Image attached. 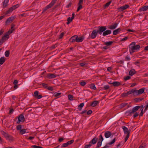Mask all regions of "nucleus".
Segmentation results:
<instances>
[{"instance_id": "43", "label": "nucleus", "mask_w": 148, "mask_h": 148, "mask_svg": "<svg viewBox=\"0 0 148 148\" xmlns=\"http://www.w3.org/2000/svg\"><path fill=\"white\" fill-rule=\"evenodd\" d=\"M128 104V103H122L121 104V107L123 108L127 106Z\"/></svg>"}, {"instance_id": "4", "label": "nucleus", "mask_w": 148, "mask_h": 148, "mask_svg": "<svg viewBox=\"0 0 148 148\" xmlns=\"http://www.w3.org/2000/svg\"><path fill=\"white\" fill-rule=\"evenodd\" d=\"M98 28L99 29L97 30L98 34L100 35H101L102 33H103L107 29L106 26H99Z\"/></svg>"}, {"instance_id": "59", "label": "nucleus", "mask_w": 148, "mask_h": 148, "mask_svg": "<svg viewBox=\"0 0 148 148\" xmlns=\"http://www.w3.org/2000/svg\"><path fill=\"white\" fill-rule=\"evenodd\" d=\"M92 113V111L91 110H90L88 111L87 112V115H90Z\"/></svg>"}, {"instance_id": "49", "label": "nucleus", "mask_w": 148, "mask_h": 148, "mask_svg": "<svg viewBox=\"0 0 148 148\" xmlns=\"http://www.w3.org/2000/svg\"><path fill=\"white\" fill-rule=\"evenodd\" d=\"M64 34V32H62L59 35V39L62 38Z\"/></svg>"}, {"instance_id": "15", "label": "nucleus", "mask_w": 148, "mask_h": 148, "mask_svg": "<svg viewBox=\"0 0 148 148\" xmlns=\"http://www.w3.org/2000/svg\"><path fill=\"white\" fill-rule=\"evenodd\" d=\"M103 137L101 134L99 136L98 141V143H99L100 144L102 145V142L103 140Z\"/></svg>"}, {"instance_id": "57", "label": "nucleus", "mask_w": 148, "mask_h": 148, "mask_svg": "<svg viewBox=\"0 0 148 148\" xmlns=\"http://www.w3.org/2000/svg\"><path fill=\"white\" fill-rule=\"evenodd\" d=\"M125 59L126 60L129 61L130 60V58L129 56L127 55L125 57Z\"/></svg>"}, {"instance_id": "21", "label": "nucleus", "mask_w": 148, "mask_h": 148, "mask_svg": "<svg viewBox=\"0 0 148 148\" xmlns=\"http://www.w3.org/2000/svg\"><path fill=\"white\" fill-rule=\"evenodd\" d=\"M148 9V6L146 5L139 9V11L140 12L145 11Z\"/></svg>"}, {"instance_id": "51", "label": "nucleus", "mask_w": 148, "mask_h": 148, "mask_svg": "<svg viewBox=\"0 0 148 148\" xmlns=\"http://www.w3.org/2000/svg\"><path fill=\"white\" fill-rule=\"evenodd\" d=\"M140 110H141V112L140 114V116H142L143 115V114H144V111H143V109H140Z\"/></svg>"}, {"instance_id": "18", "label": "nucleus", "mask_w": 148, "mask_h": 148, "mask_svg": "<svg viewBox=\"0 0 148 148\" xmlns=\"http://www.w3.org/2000/svg\"><path fill=\"white\" fill-rule=\"evenodd\" d=\"M134 113L132 110H127L125 112V114L127 116H131Z\"/></svg>"}, {"instance_id": "8", "label": "nucleus", "mask_w": 148, "mask_h": 148, "mask_svg": "<svg viewBox=\"0 0 148 148\" xmlns=\"http://www.w3.org/2000/svg\"><path fill=\"white\" fill-rule=\"evenodd\" d=\"M116 141V138H114L110 142L107 143L106 144V145L102 148H108L110 147V145H112L114 144Z\"/></svg>"}, {"instance_id": "64", "label": "nucleus", "mask_w": 148, "mask_h": 148, "mask_svg": "<svg viewBox=\"0 0 148 148\" xmlns=\"http://www.w3.org/2000/svg\"><path fill=\"white\" fill-rule=\"evenodd\" d=\"M101 145L99 144V143H97V146L96 147V148H99L100 147Z\"/></svg>"}, {"instance_id": "31", "label": "nucleus", "mask_w": 148, "mask_h": 148, "mask_svg": "<svg viewBox=\"0 0 148 148\" xmlns=\"http://www.w3.org/2000/svg\"><path fill=\"white\" fill-rule=\"evenodd\" d=\"M90 88L94 90L96 89V87L94 84H91L90 85Z\"/></svg>"}, {"instance_id": "46", "label": "nucleus", "mask_w": 148, "mask_h": 148, "mask_svg": "<svg viewBox=\"0 0 148 148\" xmlns=\"http://www.w3.org/2000/svg\"><path fill=\"white\" fill-rule=\"evenodd\" d=\"M131 78V77L129 76H127L125 77H124V79L125 81H127L128 80L130 79Z\"/></svg>"}, {"instance_id": "36", "label": "nucleus", "mask_w": 148, "mask_h": 148, "mask_svg": "<svg viewBox=\"0 0 148 148\" xmlns=\"http://www.w3.org/2000/svg\"><path fill=\"white\" fill-rule=\"evenodd\" d=\"M135 71L134 70H130L129 71V75H131V76H132L135 73Z\"/></svg>"}, {"instance_id": "29", "label": "nucleus", "mask_w": 148, "mask_h": 148, "mask_svg": "<svg viewBox=\"0 0 148 148\" xmlns=\"http://www.w3.org/2000/svg\"><path fill=\"white\" fill-rule=\"evenodd\" d=\"M145 88H141L138 91V94L140 95L143 93L145 90Z\"/></svg>"}, {"instance_id": "23", "label": "nucleus", "mask_w": 148, "mask_h": 148, "mask_svg": "<svg viewBox=\"0 0 148 148\" xmlns=\"http://www.w3.org/2000/svg\"><path fill=\"white\" fill-rule=\"evenodd\" d=\"M99 103V102L97 101H94L91 103L90 105L93 107H95Z\"/></svg>"}, {"instance_id": "45", "label": "nucleus", "mask_w": 148, "mask_h": 148, "mask_svg": "<svg viewBox=\"0 0 148 148\" xmlns=\"http://www.w3.org/2000/svg\"><path fill=\"white\" fill-rule=\"evenodd\" d=\"M14 30V29H12L11 30H9L7 32L6 34H8V36L11 34L12 33L13 31Z\"/></svg>"}, {"instance_id": "2", "label": "nucleus", "mask_w": 148, "mask_h": 148, "mask_svg": "<svg viewBox=\"0 0 148 148\" xmlns=\"http://www.w3.org/2000/svg\"><path fill=\"white\" fill-rule=\"evenodd\" d=\"M1 133L6 140L10 141H13L14 140L12 136L9 134L7 133H6L3 131H1Z\"/></svg>"}, {"instance_id": "10", "label": "nucleus", "mask_w": 148, "mask_h": 148, "mask_svg": "<svg viewBox=\"0 0 148 148\" xmlns=\"http://www.w3.org/2000/svg\"><path fill=\"white\" fill-rule=\"evenodd\" d=\"M97 139L98 138L96 137H95L89 142V144L91 145V146L92 144L94 145L97 142Z\"/></svg>"}, {"instance_id": "11", "label": "nucleus", "mask_w": 148, "mask_h": 148, "mask_svg": "<svg viewBox=\"0 0 148 148\" xmlns=\"http://www.w3.org/2000/svg\"><path fill=\"white\" fill-rule=\"evenodd\" d=\"M122 128L123 129V131L125 134H130V131H129L128 128L125 126H122Z\"/></svg>"}, {"instance_id": "9", "label": "nucleus", "mask_w": 148, "mask_h": 148, "mask_svg": "<svg viewBox=\"0 0 148 148\" xmlns=\"http://www.w3.org/2000/svg\"><path fill=\"white\" fill-rule=\"evenodd\" d=\"M129 5H128L125 4V5L123 6L118 8V10L119 11L121 12L123 10L129 8Z\"/></svg>"}, {"instance_id": "3", "label": "nucleus", "mask_w": 148, "mask_h": 148, "mask_svg": "<svg viewBox=\"0 0 148 148\" xmlns=\"http://www.w3.org/2000/svg\"><path fill=\"white\" fill-rule=\"evenodd\" d=\"M57 1V0H52L50 3L44 8L42 13L45 12L48 9L51 8L56 3Z\"/></svg>"}, {"instance_id": "20", "label": "nucleus", "mask_w": 148, "mask_h": 148, "mask_svg": "<svg viewBox=\"0 0 148 148\" xmlns=\"http://www.w3.org/2000/svg\"><path fill=\"white\" fill-rule=\"evenodd\" d=\"M47 77L49 79L53 78L56 77V75L52 73H49L47 75Z\"/></svg>"}, {"instance_id": "13", "label": "nucleus", "mask_w": 148, "mask_h": 148, "mask_svg": "<svg viewBox=\"0 0 148 148\" xmlns=\"http://www.w3.org/2000/svg\"><path fill=\"white\" fill-rule=\"evenodd\" d=\"M84 38L83 36L78 37L77 36L76 42H82L84 40Z\"/></svg>"}, {"instance_id": "54", "label": "nucleus", "mask_w": 148, "mask_h": 148, "mask_svg": "<svg viewBox=\"0 0 148 148\" xmlns=\"http://www.w3.org/2000/svg\"><path fill=\"white\" fill-rule=\"evenodd\" d=\"M129 136H130V134H129V133L127 135L126 137H125V142H126V141L127 140H128V139L129 137Z\"/></svg>"}, {"instance_id": "62", "label": "nucleus", "mask_w": 148, "mask_h": 148, "mask_svg": "<svg viewBox=\"0 0 148 148\" xmlns=\"http://www.w3.org/2000/svg\"><path fill=\"white\" fill-rule=\"evenodd\" d=\"M91 146V145H90V144H88V145H86L85 146L84 148H90Z\"/></svg>"}, {"instance_id": "19", "label": "nucleus", "mask_w": 148, "mask_h": 148, "mask_svg": "<svg viewBox=\"0 0 148 148\" xmlns=\"http://www.w3.org/2000/svg\"><path fill=\"white\" fill-rule=\"evenodd\" d=\"M9 0H4L3 2V8H5L8 5V3Z\"/></svg>"}, {"instance_id": "58", "label": "nucleus", "mask_w": 148, "mask_h": 148, "mask_svg": "<svg viewBox=\"0 0 148 148\" xmlns=\"http://www.w3.org/2000/svg\"><path fill=\"white\" fill-rule=\"evenodd\" d=\"M61 94V93H56V92L54 94V96L55 97H58V96H60V95Z\"/></svg>"}, {"instance_id": "30", "label": "nucleus", "mask_w": 148, "mask_h": 148, "mask_svg": "<svg viewBox=\"0 0 148 148\" xmlns=\"http://www.w3.org/2000/svg\"><path fill=\"white\" fill-rule=\"evenodd\" d=\"M143 98L142 97L136 98L134 99V100L136 102H139L143 99Z\"/></svg>"}, {"instance_id": "14", "label": "nucleus", "mask_w": 148, "mask_h": 148, "mask_svg": "<svg viewBox=\"0 0 148 148\" xmlns=\"http://www.w3.org/2000/svg\"><path fill=\"white\" fill-rule=\"evenodd\" d=\"M112 31L111 30H105V32H103L102 35L103 36H105L111 33Z\"/></svg>"}, {"instance_id": "61", "label": "nucleus", "mask_w": 148, "mask_h": 148, "mask_svg": "<svg viewBox=\"0 0 148 148\" xmlns=\"http://www.w3.org/2000/svg\"><path fill=\"white\" fill-rule=\"evenodd\" d=\"M18 81L17 80H14L13 82V84L14 85L17 84L18 83Z\"/></svg>"}, {"instance_id": "33", "label": "nucleus", "mask_w": 148, "mask_h": 148, "mask_svg": "<svg viewBox=\"0 0 148 148\" xmlns=\"http://www.w3.org/2000/svg\"><path fill=\"white\" fill-rule=\"evenodd\" d=\"M19 6V5L18 4H17L16 5H13L12 7H10L11 9L13 11V10H15L16 8H18Z\"/></svg>"}, {"instance_id": "38", "label": "nucleus", "mask_w": 148, "mask_h": 148, "mask_svg": "<svg viewBox=\"0 0 148 148\" xmlns=\"http://www.w3.org/2000/svg\"><path fill=\"white\" fill-rule=\"evenodd\" d=\"M10 55V51L9 50L6 51L5 53V56L6 57H8Z\"/></svg>"}, {"instance_id": "25", "label": "nucleus", "mask_w": 148, "mask_h": 148, "mask_svg": "<svg viewBox=\"0 0 148 148\" xmlns=\"http://www.w3.org/2000/svg\"><path fill=\"white\" fill-rule=\"evenodd\" d=\"M140 108L139 106H136L133 108L132 109L133 112L134 113Z\"/></svg>"}, {"instance_id": "7", "label": "nucleus", "mask_w": 148, "mask_h": 148, "mask_svg": "<svg viewBox=\"0 0 148 148\" xmlns=\"http://www.w3.org/2000/svg\"><path fill=\"white\" fill-rule=\"evenodd\" d=\"M15 16H11L7 18L5 21V25H8L9 23L12 22L15 18Z\"/></svg>"}, {"instance_id": "1", "label": "nucleus", "mask_w": 148, "mask_h": 148, "mask_svg": "<svg viewBox=\"0 0 148 148\" xmlns=\"http://www.w3.org/2000/svg\"><path fill=\"white\" fill-rule=\"evenodd\" d=\"M129 51L130 54H132L133 53L135 52L136 51H138L140 48V46L139 45H136V42H133L129 45Z\"/></svg>"}, {"instance_id": "16", "label": "nucleus", "mask_w": 148, "mask_h": 148, "mask_svg": "<svg viewBox=\"0 0 148 148\" xmlns=\"http://www.w3.org/2000/svg\"><path fill=\"white\" fill-rule=\"evenodd\" d=\"M127 92L129 95L132 94H134V93H137L138 90L134 89H132L131 90L128 91Z\"/></svg>"}, {"instance_id": "35", "label": "nucleus", "mask_w": 148, "mask_h": 148, "mask_svg": "<svg viewBox=\"0 0 148 148\" xmlns=\"http://www.w3.org/2000/svg\"><path fill=\"white\" fill-rule=\"evenodd\" d=\"M13 10L10 8H9V10H8L5 13V15H7L10 14L11 12Z\"/></svg>"}, {"instance_id": "6", "label": "nucleus", "mask_w": 148, "mask_h": 148, "mask_svg": "<svg viewBox=\"0 0 148 148\" xmlns=\"http://www.w3.org/2000/svg\"><path fill=\"white\" fill-rule=\"evenodd\" d=\"M98 33V32L97 30L94 29L93 30L90 35L91 38L92 39L95 38L96 37Z\"/></svg>"}, {"instance_id": "52", "label": "nucleus", "mask_w": 148, "mask_h": 148, "mask_svg": "<svg viewBox=\"0 0 148 148\" xmlns=\"http://www.w3.org/2000/svg\"><path fill=\"white\" fill-rule=\"evenodd\" d=\"M38 93H39V92L38 91H35L34 92V96L35 97H37V96L38 95Z\"/></svg>"}, {"instance_id": "28", "label": "nucleus", "mask_w": 148, "mask_h": 148, "mask_svg": "<svg viewBox=\"0 0 148 148\" xmlns=\"http://www.w3.org/2000/svg\"><path fill=\"white\" fill-rule=\"evenodd\" d=\"M84 106V103H80L79 105L78 106V109L79 111H81L82 110V108Z\"/></svg>"}, {"instance_id": "24", "label": "nucleus", "mask_w": 148, "mask_h": 148, "mask_svg": "<svg viewBox=\"0 0 148 148\" xmlns=\"http://www.w3.org/2000/svg\"><path fill=\"white\" fill-rule=\"evenodd\" d=\"M6 58L4 57H1L0 58V64L2 65L5 61Z\"/></svg>"}, {"instance_id": "22", "label": "nucleus", "mask_w": 148, "mask_h": 148, "mask_svg": "<svg viewBox=\"0 0 148 148\" xmlns=\"http://www.w3.org/2000/svg\"><path fill=\"white\" fill-rule=\"evenodd\" d=\"M111 84H112L113 86L114 87L118 86L121 85L120 82L116 81L112 82Z\"/></svg>"}, {"instance_id": "56", "label": "nucleus", "mask_w": 148, "mask_h": 148, "mask_svg": "<svg viewBox=\"0 0 148 148\" xmlns=\"http://www.w3.org/2000/svg\"><path fill=\"white\" fill-rule=\"evenodd\" d=\"M47 89L51 91H53V88L52 86H49L48 87H47Z\"/></svg>"}, {"instance_id": "44", "label": "nucleus", "mask_w": 148, "mask_h": 148, "mask_svg": "<svg viewBox=\"0 0 148 148\" xmlns=\"http://www.w3.org/2000/svg\"><path fill=\"white\" fill-rule=\"evenodd\" d=\"M73 96L72 95H68L69 99L70 100H73Z\"/></svg>"}, {"instance_id": "55", "label": "nucleus", "mask_w": 148, "mask_h": 148, "mask_svg": "<svg viewBox=\"0 0 148 148\" xmlns=\"http://www.w3.org/2000/svg\"><path fill=\"white\" fill-rule=\"evenodd\" d=\"M68 146V145L67 144V143H64L62 145V147H67Z\"/></svg>"}, {"instance_id": "26", "label": "nucleus", "mask_w": 148, "mask_h": 148, "mask_svg": "<svg viewBox=\"0 0 148 148\" xmlns=\"http://www.w3.org/2000/svg\"><path fill=\"white\" fill-rule=\"evenodd\" d=\"M9 38L8 35L6 34L4 35L1 38L2 40H3L4 41L8 39Z\"/></svg>"}, {"instance_id": "50", "label": "nucleus", "mask_w": 148, "mask_h": 148, "mask_svg": "<svg viewBox=\"0 0 148 148\" xmlns=\"http://www.w3.org/2000/svg\"><path fill=\"white\" fill-rule=\"evenodd\" d=\"M86 83L85 82L82 81L79 83V84L82 86H85Z\"/></svg>"}, {"instance_id": "63", "label": "nucleus", "mask_w": 148, "mask_h": 148, "mask_svg": "<svg viewBox=\"0 0 148 148\" xmlns=\"http://www.w3.org/2000/svg\"><path fill=\"white\" fill-rule=\"evenodd\" d=\"M138 113L136 112L133 115V117L134 118H135L136 117L138 116Z\"/></svg>"}, {"instance_id": "60", "label": "nucleus", "mask_w": 148, "mask_h": 148, "mask_svg": "<svg viewBox=\"0 0 148 148\" xmlns=\"http://www.w3.org/2000/svg\"><path fill=\"white\" fill-rule=\"evenodd\" d=\"M128 39L127 37H125L122 38L121 40V41H125L127 40Z\"/></svg>"}, {"instance_id": "27", "label": "nucleus", "mask_w": 148, "mask_h": 148, "mask_svg": "<svg viewBox=\"0 0 148 148\" xmlns=\"http://www.w3.org/2000/svg\"><path fill=\"white\" fill-rule=\"evenodd\" d=\"M121 30V29L119 28L114 30L113 32V34L114 35L117 34Z\"/></svg>"}, {"instance_id": "5", "label": "nucleus", "mask_w": 148, "mask_h": 148, "mask_svg": "<svg viewBox=\"0 0 148 148\" xmlns=\"http://www.w3.org/2000/svg\"><path fill=\"white\" fill-rule=\"evenodd\" d=\"M24 117L23 115L21 114L18 116V121H17L16 123L19 124L21 122H24Z\"/></svg>"}, {"instance_id": "37", "label": "nucleus", "mask_w": 148, "mask_h": 148, "mask_svg": "<svg viewBox=\"0 0 148 148\" xmlns=\"http://www.w3.org/2000/svg\"><path fill=\"white\" fill-rule=\"evenodd\" d=\"M121 96L123 97H127L128 95H129L128 92L126 93H123L121 94Z\"/></svg>"}, {"instance_id": "41", "label": "nucleus", "mask_w": 148, "mask_h": 148, "mask_svg": "<svg viewBox=\"0 0 148 148\" xmlns=\"http://www.w3.org/2000/svg\"><path fill=\"white\" fill-rule=\"evenodd\" d=\"M22 126L21 125H17L16 127V129L17 130H21Z\"/></svg>"}, {"instance_id": "17", "label": "nucleus", "mask_w": 148, "mask_h": 148, "mask_svg": "<svg viewBox=\"0 0 148 148\" xmlns=\"http://www.w3.org/2000/svg\"><path fill=\"white\" fill-rule=\"evenodd\" d=\"M118 24L115 23L113 25H111L109 27V28L110 29H115L117 26Z\"/></svg>"}, {"instance_id": "32", "label": "nucleus", "mask_w": 148, "mask_h": 148, "mask_svg": "<svg viewBox=\"0 0 148 148\" xmlns=\"http://www.w3.org/2000/svg\"><path fill=\"white\" fill-rule=\"evenodd\" d=\"M26 130L25 129H22L20 131L19 133L20 134L23 135L26 133Z\"/></svg>"}, {"instance_id": "34", "label": "nucleus", "mask_w": 148, "mask_h": 148, "mask_svg": "<svg viewBox=\"0 0 148 148\" xmlns=\"http://www.w3.org/2000/svg\"><path fill=\"white\" fill-rule=\"evenodd\" d=\"M82 4H79V3H78V7L77 8V12H78L80 10L82 9L83 7L82 5Z\"/></svg>"}, {"instance_id": "47", "label": "nucleus", "mask_w": 148, "mask_h": 148, "mask_svg": "<svg viewBox=\"0 0 148 148\" xmlns=\"http://www.w3.org/2000/svg\"><path fill=\"white\" fill-rule=\"evenodd\" d=\"M73 142H74V140H70V141H68L67 142V143L69 145H70L72 143H73Z\"/></svg>"}, {"instance_id": "12", "label": "nucleus", "mask_w": 148, "mask_h": 148, "mask_svg": "<svg viewBox=\"0 0 148 148\" xmlns=\"http://www.w3.org/2000/svg\"><path fill=\"white\" fill-rule=\"evenodd\" d=\"M112 134V133L110 132L107 131L105 132L104 135L106 138H108L111 136Z\"/></svg>"}, {"instance_id": "40", "label": "nucleus", "mask_w": 148, "mask_h": 148, "mask_svg": "<svg viewBox=\"0 0 148 148\" xmlns=\"http://www.w3.org/2000/svg\"><path fill=\"white\" fill-rule=\"evenodd\" d=\"M40 85H41L44 88H47L48 87V85L45 83H42L40 84Z\"/></svg>"}, {"instance_id": "39", "label": "nucleus", "mask_w": 148, "mask_h": 148, "mask_svg": "<svg viewBox=\"0 0 148 148\" xmlns=\"http://www.w3.org/2000/svg\"><path fill=\"white\" fill-rule=\"evenodd\" d=\"M113 43V41H109L107 42H105V44L107 46H109L111 45Z\"/></svg>"}, {"instance_id": "53", "label": "nucleus", "mask_w": 148, "mask_h": 148, "mask_svg": "<svg viewBox=\"0 0 148 148\" xmlns=\"http://www.w3.org/2000/svg\"><path fill=\"white\" fill-rule=\"evenodd\" d=\"M31 147H32L34 148H43L42 147H41L35 145H32V146Z\"/></svg>"}, {"instance_id": "42", "label": "nucleus", "mask_w": 148, "mask_h": 148, "mask_svg": "<svg viewBox=\"0 0 148 148\" xmlns=\"http://www.w3.org/2000/svg\"><path fill=\"white\" fill-rule=\"evenodd\" d=\"M111 3V1H109V2L107 3L105 5L104 7L105 8H106V7H108L110 5V4Z\"/></svg>"}, {"instance_id": "48", "label": "nucleus", "mask_w": 148, "mask_h": 148, "mask_svg": "<svg viewBox=\"0 0 148 148\" xmlns=\"http://www.w3.org/2000/svg\"><path fill=\"white\" fill-rule=\"evenodd\" d=\"M110 88V86L108 85H105L104 86L103 88L104 89L106 90Z\"/></svg>"}]
</instances>
